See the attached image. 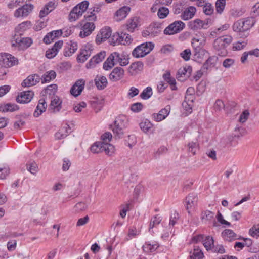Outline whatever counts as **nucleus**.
I'll return each instance as SVG.
<instances>
[{"label":"nucleus","mask_w":259,"mask_h":259,"mask_svg":"<svg viewBox=\"0 0 259 259\" xmlns=\"http://www.w3.org/2000/svg\"><path fill=\"white\" fill-rule=\"evenodd\" d=\"M130 7L127 6H124L119 9L116 12V21H120L126 18L128 13L130 12Z\"/></svg>","instance_id":"bb28decb"},{"label":"nucleus","mask_w":259,"mask_h":259,"mask_svg":"<svg viewBox=\"0 0 259 259\" xmlns=\"http://www.w3.org/2000/svg\"><path fill=\"white\" fill-rule=\"evenodd\" d=\"M81 16H82L81 13L77 11V7H74L70 11L69 16L68 20L70 22H74L77 20Z\"/></svg>","instance_id":"e433bc0d"},{"label":"nucleus","mask_w":259,"mask_h":259,"mask_svg":"<svg viewBox=\"0 0 259 259\" xmlns=\"http://www.w3.org/2000/svg\"><path fill=\"white\" fill-rule=\"evenodd\" d=\"M120 65L124 66L129 63V58L128 55L124 53L120 54Z\"/></svg>","instance_id":"bf43d9fd"},{"label":"nucleus","mask_w":259,"mask_h":259,"mask_svg":"<svg viewBox=\"0 0 259 259\" xmlns=\"http://www.w3.org/2000/svg\"><path fill=\"white\" fill-rule=\"evenodd\" d=\"M158 245L157 244H151L149 242H146L144 245H143V250L146 253L153 252L155 251Z\"/></svg>","instance_id":"ea45409f"},{"label":"nucleus","mask_w":259,"mask_h":259,"mask_svg":"<svg viewBox=\"0 0 259 259\" xmlns=\"http://www.w3.org/2000/svg\"><path fill=\"white\" fill-rule=\"evenodd\" d=\"M127 117L121 115L117 116L113 124L111 125L112 130L116 137L121 138L124 134V130L127 127Z\"/></svg>","instance_id":"f257e3e1"},{"label":"nucleus","mask_w":259,"mask_h":259,"mask_svg":"<svg viewBox=\"0 0 259 259\" xmlns=\"http://www.w3.org/2000/svg\"><path fill=\"white\" fill-rule=\"evenodd\" d=\"M217 60V57L213 56L208 58L203 65L204 69H208L214 67Z\"/></svg>","instance_id":"a19ab883"},{"label":"nucleus","mask_w":259,"mask_h":259,"mask_svg":"<svg viewBox=\"0 0 259 259\" xmlns=\"http://www.w3.org/2000/svg\"><path fill=\"white\" fill-rule=\"evenodd\" d=\"M21 0H10L7 4L9 9L12 10L20 5Z\"/></svg>","instance_id":"69168bd1"},{"label":"nucleus","mask_w":259,"mask_h":259,"mask_svg":"<svg viewBox=\"0 0 259 259\" xmlns=\"http://www.w3.org/2000/svg\"><path fill=\"white\" fill-rule=\"evenodd\" d=\"M203 253L198 248L195 247L194 252L192 255L190 257V259H202Z\"/></svg>","instance_id":"5fc2aeb1"},{"label":"nucleus","mask_w":259,"mask_h":259,"mask_svg":"<svg viewBox=\"0 0 259 259\" xmlns=\"http://www.w3.org/2000/svg\"><path fill=\"white\" fill-rule=\"evenodd\" d=\"M112 57L113 56L111 54L103 63V68L104 70H109L115 65L114 61V58Z\"/></svg>","instance_id":"58836bf2"},{"label":"nucleus","mask_w":259,"mask_h":259,"mask_svg":"<svg viewBox=\"0 0 259 259\" xmlns=\"http://www.w3.org/2000/svg\"><path fill=\"white\" fill-rule=\"evenodd\" d=\"M32 44V40L29 37L17 38L13 41L12 47H18L19 49H24L28 48Z\"/></svg>","instance_id":"1a4fd4ad"},{"label":"nucleus","mask_w":259,"mask_h":259,"mask_svg":"<svg viewBox=\"0 0 259 259\" xmlns=\"http://www.w3.org/2000/svg\"><path fill=\"white\" fill-rule=\"evenodd\" d=\"M40 81V77L37 74L28 76L22 83V87H28L35 85Z\"/></svg>","instance_id":"dca6fc26"},{"label":"nucleus","mask_w":259,"mask_h":259,"mask_svg":"<svg viewBox=\"0 0 259 259\" xmlns=\"http://www.w3.org/2000/svg\"><path fill=\"white\" fill-rule=\"evenodd\" d=\"M171 107L170 105L166 106L164 108L161 109L158 113L152 115L153 118L156 122H160L165 119L170 112Z\"/></svg>","instance_id":"9b49d317"},{"label":"nucleus","mask_w":259,"mask_h":259,"mask_svg":"<svg viewBox=\"0 0 259 259\" xmlns=\"http://www.w3.org/2000/svg\"><path fill=\"white\" fill-rule=\"evenodd\" d=\"M57 88L56 84L49 85L45 89V93L49 95H54L57 90Z\"/></svg>","instance_id":"4d7b16f0"},{"label":"nucleus","mask_w":259,"mask_h":259,"mask_svg":"<svg viewBox=\"0 0 259 259\" xmlns=\"http://www.w3.org/2000/svg\"><path fill=\"white\" fill-rule=\"evenodd\" d=\"M89 5V2L88 1H83L79 3L74 7L77 8V11L81 13V15L87 10Z\"/></svg>","instance_id":"8fccbe9b"},{"label":"nucleus","mask_w":259,"mask_h":259,"mask_svg":"<svg viewBox=\"0 0 259 259\" xmlns=\"http://www.w3.org/2000/svg\"><path fill=\"white\" fill-rule=\"evenodd\" d=\"M169 10L167 8L162 7L160 8L157 12V15L159 18H165L169 14Z\"/></svg>","instance_id":"6e6d98bb"},{"label":"nucleus","mask_w":259,"mask_h":259,"mask_svg":"<svg viewBox=\"0 0 259 259\" xmlns=\"http://www.w3.org/2000/svg\"><path fill=\"white\" fill-rule=\"evenodd\" d=\"M140 127L142 131L146 134H151L154 132L153 124L148 119L142 120L140 123Z\"/></svg>","instance_id":"412c9836"},{"label":"nucleus","mask_w":259,"mask_h":259,"mask_svg":"<svg viewBox=\"0 0 259 259\" xmlns=\"http://www.w3.org/2000/svg\"><path fill=\"white\" fill-rule=\"evenodd\" d=\"M226 0H217L215 3V10L218 13L222 14L225 8Z\"/></svg>","instance_id":"603ef678"},{"label":"nucleus","mask_w":259,"mask_h":259,"mask_svg":"<svg viewBox=\"0 0 259 259\" xmlns=\"http://www.w3.org/2000/svg\"><path fill=\"white\" fill-rule=\"evenodd\" d=\"M244 32L249 30L255 24V20L252 17L240 19Z\"/></svg>","instance_id":"cd10ccee"},{"label":"nucleus","mask_w":259,"mask_h":259,"mask_svg":"<svg viewBox=\"0 0 259 259\" xmlns=\"http://www.w3.org/2000/svg\"><path fill=\"white\" fill-rule=\"evenodd\" d=\"M143 108V105L141 103L137 102L134 103L131 106V110L134 112H139Z\"/></svg>","instance_id":"0e129e2a"},{"label":"nucleus","mask_w":259,"mask_h":259,"mask_svg":"<svg viewBox=\"0 0 259 259\" xmlns=\"http://www.w3.org/2000/svg\"><path fill=\"white\" fill-rule=\"evenodd\" d=\"M124 75V69L120 67H116L113 69L109 74V78L112 82H116L121 79Z\"/></svg>","instance_id":"f8f14e48"},{"label":"nucleus","mask_w":259,"mask_h":259,"mask_svg":"<svg viewBox=\"0 0 259 259\" xmlns=\"http://www.w3.org/2000/svg\"><path fill=\"white\" fill-rule=\"evenodd\" d=\"M111 29L109 27H105L100 31V34L97 35L96 39L97 43L100 44L105 41L111 36Z\"/></svg>","instance_id":"f3484780"},{"label":"nucleus","mask_w":259,"mask_h":259,"mask_svg":"<svg viewBox=\"0 0 259 259\" xmlns=\"http://www.w3.org/2000/svg\"><path fill=\"white\" fill-rule=\"evenodd\" d=\"M214 213L209 210H205L201 212L200 218L201 221L205 224L210 223L214 220ZM215 222L214 221L213 226H215Z\"/></svg>","instance_id":"4be33fe9"},{"label":"nucleus","mask_w":259,"mask_h":259,"mask_svg":"<svg viewBox=\"0 0 259 259\" xmlns=\"http://www.w3.org/2000/svg\"><path fill=\"white\" fill-rule=\"evenodd\" d=\"M92 50V46L90 45H86L83 49H80L82 54H83L84 56H86L88 58L91 55Z\"/></svg>","instance_id":"338daca9"},{"label":"nucleus","mask_w":259,"mask_h":259,"mask_svg":"<svg viewBox=\"0 0 259 259\" xmlns=\"http://www.w3.org/2000/svg\"><path fill=\"white\" fill-rule=\"evenodd\" d=\"M154 47V44L151 42L143 43L133 50V56L136 58L143 57L149 54Z\"/></svg>","instance_id":"7ed1b4c3"},{"label":"nucleus","mask_w":259,"mask_h":259,"mask_svg":"<svg viewBox=\"0 0 259 259\" xmlns=\"http://www.w3.org/2000/svg\"><path fill=\"white\" fill-rule=\"evenodd\" d=\"M78 49V45L76 42L70 41L67 44L64 50L65 56L69 57L74 54Z\"/></svg>","instance_id":"6ab92c4d"},{"label":"nucleus","mask_w":259,"mask_h":259,"mask_svg":"<svg viewBox=\"0 0 259 259\" xmlns=\"http://www.w3.org/2000/svg\"><path fill=\"white\" fill-rule=\"evenodd\" d=\"M189 152L191 153L192 155H195L198 149V144L196 142H190L188 144Z\"/></svg>","instance_id":"13d9d810"},{"label":"nucleus","mask_w":259,"mask_h":259,"mask_svg":"<svg viewBox=\"0 0 259 259\" xmlns=\"http://www.w3.org/2000/svg\"><path fill=\"white\" fill-rule=\"evenodd\" d=\"M84 19L86 22H93L94 23V22L97 20V18L95 14H94L89 11L84 16Z\"/></svg>","instance_id":"052dcab7"},{"label":"nucleus","mask_w":259,"mask_h":259,"mask_svg":"<svg viewBox=\"0 0 259 259\" xmlns=\"http://www.w3.org/2000/svg\"><path fill=\"white\" fill-rule=\"evenodd\" d=\"M138 18L134 17L128 20L125 24L126 29L130 32H133L138 26Z\"/></svg>","instance_id":"2f4dec72"},{"label":"nucleus","mask_w":259,"mask_h":259,"mask_svg":"<svg viewBox=\"0 0 259 259\" xmlns=\"http://www.w3.org/2000/svg\"><path fill=\"white\" fill-rule=\"evenodd\" d=\"M152 89L150 87H148L143 90L140 94V97L144 100H147L152 95Z\"/></svg>","instance_id":"49530a36"},{"label":"nucleus","mask_w":259,"mask_h":259,"mask_svg":"<svg viewBox=\"0 0 259 259\" xmlns=\"http://www.w3.org/2000/svg\"><path fill=\"white\" fill-rule=\"evenodd\" d=\"M56 7V5L54 2L52 1L48 3L44 8L40 10L39 12V17L42 18L47 16L49 13L52 12Z\"/></svg>","instance_id":"393cba45"},{"label":"nucleus","mask_w":259,"mask_h":259,"mask_svg":"<svg viewBox=\"0 0 259 259\" xmlns=\"http://www.w3.org/2000/svg\"><path fill=\"white\" fill-rule=\"evenodd\" d=\"M34 96V93L31 91H24L18 95L16 101L21 104L28 103L31 101Z\"/></svg>","instance_id":"ddd939ff"},{"label":"nucleus","mask_w":259,"mask_h":259,"mask_svg":"<svg viewBox=\"0 0 259 259\" xmlns=\"http://www.w3.org/2000/svg\"><path fill=\"white\" fill-rule=\"evenodd\" d=\"M56 77V73L54 70H50L44 73L41 77L40 80L42 84L49 82L51 80L54 79Z\"/></svg>","instance_id":"c85d7f7f"},{"label":"nucleus","mask_w":259,"mask_h":259,"mask_svg":"<svg viewBox=\"0 0 259 259\" xmlns=\"http://www.w3.org/2000/svg\"><path fill=\"white\" fill-rule=\"evenodd\" d=\"M203 11L205 14L210 15L213 12V6L209 3H206L203 8Z\"/></svg>","instance_id":"774afa93"},{"label":"nucleus","mask_w":259,"mask_h":259,"mask_svg":"<svg viewBox=\"0 0 259 259\" xmlns=\"http://www.w3.org/2000/svg\"><path fill=\"white\" fill-rule=\"evenodd\" d=\"M88 207V205L83 202H80L76 204L73 208V211L75 213H78L85 210Z\"/></svg>","instance_id":"3c124183"},{"label":"nucleus","mask_w":259,"mask_h":259,"mask_svg":"<svg viewBox=\"0 0 259 259\" xmlns=\"http://www.w3.org/2000/svg\"><path fill=\"white\" fill-rule=\"evenodd\" d=\"M162 221L161 217L158 216V215H156L154 217H152L151 219L149 231L150 232L153 233L152 229L156 227L157 225L159 224Z\"/></svg>","instance_id":"4c0bfd02"},{"label":"nucleus","mask_w":259,"mask_h":259,"mask_svg":"<svg viewBox=\"0 0 259 259\" xmlns=\"http://www.w3.org/2000/svg\"><path fill=\"white\" fill-rule=\"evenodd\" d=\"M144 64L141 61H137L132 63L130 65L129 72L132 73H137L143 69Z\"/></svg>","instance_id":"72a5a7b5"},{"label":"nucleus","mask_w":259,"mask_h":259,"mask_svg":"<svg viewBox=\"0 0 259 259\" xmlns=\"http://www.w3.org/2000/svg\"><path fill=\"white\" fill-rule=\"evenodd\" d=\"M163 78L165 81L169 83L172 90H176L177 89L176 80L175 78L171 76L169 71H166L163 75Z\"/></svg>","instance_id":"7c9ffc66"},{"label":"nucleus","mask_w":259,"mask_h":259,"mask_svg":"<svg viewBox=\"0 0 259 259\" xmlns=\"http://www.w3.org/2000/svg\"><path fill=\"white\" fill-rule=\"evenodd\" d=\"M196 9L194 6H190L187 8L181 14V18L185 21L192 18L195 15Z\"/></svg>","instance_id":"aec40b11"},{"label":"nucleus","mask_w":259,"mask_h":259,"mask_svg":"<svg viewBox=\"0 0 259 259\" xmlns=\"http://www.w3.org/2000/svg\"><path fill=\"white\" fill-rule=\"evenodd\" d=\"M222 234L224 239L228 241L237 239L236 234L231 229H225Z\"/></svg>","instance_id":"473e14b6"},{"label":"nucleus","mask_w":259,"mask_h":259,"mask_svg":"<svg viewBox=\"0 0 259 259\" xmlns=\"http://www.w3.org/2000/svg\"><path fill=\"white\" fill-rule=\"evenodd\" d=\"M193 49L194 58L195 59L202 58L205 52L203 47H194Z\"/></svg>","instance_id":"a18cd8bd"},{"label":"nucleus","mask_w":259,"mask_h":259,"mask_svg":"<svg viewBox=\"0 0 259 259\" xmlns=\"http://www.w3.org/2000/svg\"><path fill=\"white\" fill-rule=\"evenodd\" d=\"M31 26V22L29 21H24L20 24L16 28L17 32L19 35H21L22 32L28 29Z\"/></svg>","instance_id":"37998d69"},{"label":"nucleus","mask_w":259,"mask_h":259,"mask_svg":"<svg viewBox=\"0 0 259 259\" xmlns=\"http://www.w3.org/2000/svg\"><path fill=\"white\" fill-rule=\"evenodd\" d=\"M85 80L83 79L77 80L71 87L70 93L74 97H77L84 88Z\"/></svg>","instance_id":"9d476101"},{"label":"nucleus","mask_w":259,"mask_h":259,"mask_svg":"<svg viewBox=\"0 0 259 259\" xmlns=\"http://www.w3.org/2000/svg\"><path fill=\"white\" fill-rule=\"evenodd\" d=\"M106 56V52L105 51H101L93 56L87 63L86 67L87 68H92L94 67L96 64L102 62L105 58Z\"/></svg>","instance_id":"4468645a"},{"label":"nucleus","mask_w":259,"mask_h":259,"mask_svg":"<svg viewBox=\"0 0 259 259\" xmlns=\"http://www.w3.org/2000/svg\"><path fill=\"white\" fill-rule=\"evenodd\" d=\"M81 26V31L79 34L81 38H85L89 36L95 29V23L93 22H85L83 23V21L79 22Z\"/></svg>","instance_id":"0eeeda50"},{"label":"nucleus","mask_w":259,"mask_h":259,"mask_svg":"<svg viewBox=\"0 0 259 259\" xmlns=\"http://www.w3.org/2000/svg\"><path fill=\"white\" fill-rule=\"evenodd\" d=\"M95 83L98 89L103 90L108 84L106 77L101 75H98L95 78Z\"/></svg>","instance_id":"5701e85b"},{"label":"nucleus","mask_w":259,"mask_h":259,"mask_svg":"<svg viewBox=\"0 0 259 259\" xmlns=\"http://www.w3.org/2000/svg\"><path fill=\"white\" fill-rule=\"evenodd\" d=\"M103 152H105L106 154L108 155H111L114 153L115 148L114 146L108 143L103 142L102 147Z\"/></svg>","instance_id":"c03bdc74"},{"label":"nucleus","mask_w":259,"mask_h":259,"mask_svg":"<svg viewBox=\"0 0 259 259\" xmlns=\"http://www.w3.org/2000/svg\"><path fill=\"white\" fill-rule=\"evenodd\" d=\"M63 42L59 40L54 44L51 49H49L46 52V56L49 59H52L56 56L59 50L62 48Z\"/></svg>","instance_id":"2eb2a0df"},{"label":"nucleus","mask_w":259,"mask_h":259,"mask_svg":"<svg viewBox=\"0 0 259 259\" xmlns=\"http://www.w3.org/2000/svg\"><path fill=\"white\" fill-rule=\"evenodd\" d=\"M185 27V24L182 21H175L166 27L163 32L165 35H174L183 30Z\"/></svg>","instance_id":"423d86ee"},{"label":"nucleus","mask_w":259,"mask_h":259,"mask_svg":"<svg viewBox=\"0 0 259 259\" xmlns=\"http://www.w3.org/2000/svg\"><path fill=\"white\" fill-rule=\"evenodd\" d=\"M34 9L33 5L26 4L15 10L14 16L16 18L25 17L30 14Z\"/></svg>","instance_id":"6e6552de"},{"label":"nucleus","mask_w":259,"mask_h":259,"mask_svg":"<svg viewBox=\"0 0 259 259\" xmlns=\"http://www.w3.org/2000/svg\"><path fill=\"white\" fill-rule=\"evenodd\" d=\"M61 100L58 96L54 97L51 102V106L53 108L54 112H58L61 110Z\"/></svg>","instance_id":"c9c22d12"},{"label":"nucleus","mask_w":259,"mask_h":259,"mask_svg":"<svg viewBox=\"0 0 259 259\" xmlns=\"http://www.w3.org/2000/svg\"><path fill=\"white\" fill-rule=\"evenodd\" d=\"M233 30L235 32H243V29L241 21L240 20L236 21L233 25Z\"/></svg>","instance_id":"e2e57ef3"},{"label":"nucleus","mask_w":259,"mask_h":259,"mask_svg":"<svg viewBox=\"0 0 259 259\" xmlns=\"http://www.w3.org/2000/svg\"><path fill=\"white\" fill-rule=\"evenodd\" d=\"M249 234L253 237L257 238L259 237V224L254 225L249 231Z\"/></svg>","instance_id":"680f3d73"},{"label":"nucleus","mask_w":259,"mask_h":259,"mask_svg":"<svg viewBox=\"0 0 259 259\" xmlns=\"http://www.w3.org/2000/svg\"><path fill=\"white\" fill-rule=\"evenodd\" d=\"M60 30L62 32V35H63V37H68L73 33L75 30V27L73 26L66 27Z\"/></svg>","instance_id":"864d4df0"},{"label":"nucleus","mask_w":259,"mask_h":259,"mask_svg":"<svg viewBox=\"0 0 259 259\" xmlns=\"http://www.w3.org/2000/svg\"><path fill=\"white\" fill-rule=\"evenodd\" d=\"M203 244L207 250L210 249L214 246V241L212 237L210 236L205 237Z\"/></svg>","instance_id":"09e8293b"},{"label":"nucleus","mask_w":259,"mask_h":259,"mask_svg":"<svg viewBox=\"0 0 259 259\" xmlns=\"http://www.w3.org/2000/svg\"><path fill=\"white\" fill-rule=\"evenodd\" d=\"M204 22L199 19H196L193 21H191L188 23L190 29L196 30L204 28Z\"/></svg>","instance_id":"c756f323"},{"label":"nucleus","mask_w":259,"mask_h":259,"mask_svg":"<svg viewBox=\"0 0 259 259\" xmlns=\"http://www.w3.org/2000/svg\"><path fill=\"white\" fill-rule=\"evenodd\" d=\"M103 142H97L91 147V151L94 153H99L103 152Z\"/></svg>","instance_id":"de8ad7c7"},{"label":"nucleus","mask_w":259,"mask_h":259,"mask_svg":"<svg viewBox=\"0 0 259 259\" xmlns=\"http://www.w3.org/2000/svg\"><path fill=\"white\" fill-rule=\"evenodd\" d=\"M47 104L44 99H40L33 113V116L38 117L46 110Z\"/></svg>","instance_id":"b1692460"},{"label":"nucleus","mask_w":259,"mask_h":259,"mask_svg":"<svg viewBox=\"0 0 259 259\" xmlns=\"http://www.w3.org/2000/svg\"><path fill=\"white\" fill-rule=\"evenodd\" d=\"M71 128L67 124L62 126L55 134V137L58 139H61L65 138L69 133H71Z\"/></svg>","instance_id":"a878e982"},{"label":"nucleus","mask_w":259,"mask_h":259,"mask_svg":"<svg viewBox=\"0 0 259 259\" xmlns=\"http://www.w3.org/2000/svg\"><path fill=\"white\" fill-rule=\"evenodd\" d=\"M232 41V37L229 35L219 37L215 39L213 46L218 51V54L224 55L227 53L226 48Z\"/></svg>","instance_id":"f03ea898"},{"label":"nucleus","mask_w":259,"mask_h":259,"mask_svg":"<svg viewBox=\"0 0 259 259\" xmlns=\"http://www.w3.org/2000/svg\"><path fill=\"white\" fill-rule=\"evenodd\" d=\"M18 109V106L15 104L7 103L0 106V111L4 112H13Z\"/></svg>","instance_id":"f704fd0d"},{"label":"nucleus","mask_w":259,"mask_h":259,"mask_svg":"<svg viewBox=\"0 0 259 259\" xmlns=\"http://www.w3.org/2000/svg\"><path fill=\"white\" fill-rule=\"evenodd\" d=\"M197 201L198 198L195 193L190 194L186 198L185 202L186 203V209L189 214H191L189 209L197 205Z\"/></svg>","instance_id":"a211bd4d"},{"label":"nucleus","mask_w":259,"mask_h":259,"mask_svg":"<svg viewBox=\"0 0 259 259\" xmlns=\"http://www.w3.org/2000/svg\"><path fill=\"white\" fill-rule=\"evenodd\" d=\"M133 38L128 34L124 32H116L111 37V44L113 46L128 45L132 43Z\"/></svg>","instance_id":"20e7f679"},{"label":"nucleus","mask_w":259,"mask_h":259,"mask_svg":"<svg viewBox=\"0 0 259 259\" xmlns=\"http://www.w3.org/2000/svg\"><path fill=\"white\" fill-rule=\"evenodd\" d=\"M18 59L12 55L2 53L0 54V65L2 67L8 68L17 65Z\"/></svg>","instance_id":"39448f33"},{"label":"nucleus","mask_w":259,"mask_h":259,"mask_svg":"<svg viewBox=\"0 0 259 259\" xmlns=\"http://www.w3.org/2000/svg\"><path fill=\"white\" fill-rule=\"evenodd\" d=\"M28 171L33 175H35L38 171V166L35 161H29L26 164Z\"/></svg>","instance_id":"79ce46f5"}]
</instances>
